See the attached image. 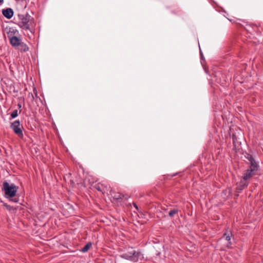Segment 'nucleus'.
<instances>
[{"instance_id":"nucleus-1","label":"nucleus","mask_w":263,"mask_h":263,"mask_svg":"<svg viewBox=\"0 0 263 263\" xmlns=\"http://www.w3.org/2000/svg\"><path fill=\"white\" fill-rule=\"evenodd\" d=\"M18 187L14 184H10L7 181L3 183V189L5 192V197L7 198H11L14 197L17 191Z\"/></svg>"},{"instance_id":"nucleus-2","label":"nucleus","mask_w":263,"mask_h":263,"mask_svg":"<svg viewBox=\"0 0 263 263\" xmlns=\"http://www.w3.org/2000/svg\"><path fill=\"white\" fill-rule=\"evenodd\" d=\"M30 16L28 14H18L17 24L23 30H30Z\"/></svg>"},{"instance_id":"nucleus-3","label":"nucleus","mask_w":263,"mask_h":263,"mask_svg":"<svg viewBox=\"0 0 263 263\" xmlns=\"http://www.w3.org/2000/svg\"><path fill=\"white\" fill-rule=\"evenodd\" d=\"M10 128L19 137L22 138L23 137V133L22 131V128L23 127V126L21 125L19 120H15L14 122H12L10 125Z\"/></svg>"},{"instance_id":"nucleus-4","label":"nucleus","mask_w":263,"mask_h":263,"mask_svg":"<svg viewBox=\"0 0 263 263\" xmlns=\"http://www.w3.org/2000/svg\"><path fill=\"white\" fill-rule=\"evenodd\" d=\"M258 169L257 166H250V168L248 169L246 173L244 174L243 176V179L247 181V180L250 179L255 174V172Z\"/></svg>"},{"instance_id":"nucleus-5","label":"nucleus","mask_w":263,"mask_h":263,"mask_svg":"<svg viewBox=\"0 0 263 263\" xmlns=\"http://www.w3.org/2000/svg\"><path fill=\"white\" fill-rule=\"evenodd\" d=\"M128 254L129 256H132L134 257V255L136 256V259H137V262L139 260H142L144 258L143 254L140 251H136L135 250H133L132 252H128L126 253Z\"/></svg>"},{"instance_id":"nucleus-6","label":"nucleus","mask_w":263,"mask_h":263,"mask_svg":"<svg viewBox=\"0 0 263 263\" xmlns=\"http://www.w3.org/2000/svg\"><path fill=\"white\" fill-rule=\"evenodd\" d=\"M248 182L242 179L239 183L237 184V193H239L241 192V191L243 190L245 187H246L248 186Z\"/></svg>"},{"instance_id":"nucleus-7","label":"nucleus","mask_w":263,"mask_h":263,"mask_svg":"<svg viewBox=\"0 0 263 263\" xmlns=\"http://www.w3.org/2000/svg\"><path fill=\"white\" fill-rule=\"evenodd\" d=\"M232 236V234L231 232L228 233H225L223 234V236L221 238V239H224L225 240H226L227 241V243H226V246L228 248H230L232 245V243L231 242V239Z\"/></svg>"},{"instance_id":"nucleus-8","label":"nucleus","mask_w":263,"mask_h":263,"mask_svg":"<svg viewBox=\"0 0 263 263\" xmlns=\"http://www.w3.org/2000/svg\"><path fill=\"white\" fill-rule=\"evenodd\" d=\"M2 13L7 18H11L13 15V11L11 8H7L2 10Z\"/></svg>"},{"instance_id":"nucleus-9","label":"nucleus","mask_w":263,"mask_h":263,"mask_svg":"<svg viewBox=\"0 0 263 263\" xmlns=\"http://www.w3.org/2000/svg\"><path fill=\"white\" fill-rule=\"evenodd\" d=\"M10 44L13 46H18L21 43V40L15 36H12L10 38Z\"/></svg>"},{"instance_id":"nucleus-10","label":"nucleus","mask_w":263,"mask_h":263,"mask_svg":"<svg viewBox=\"0 0 263 263\" xmlns=\"http://www.w3.org/2000/svg\"><path fill=\"white\" fill-rule=\"evenodd\" d=\"M120 257L122 258L132 261L133 262H137V259H136V256L134 255V257H132V256H129L128 254H127L126 253H123L120 255Z\"/></svg>"},{"instance_id":"nucleus-11","label":"nucleus","mask_w":263,"mask_h":263,"mask_svg":"<svg viewBox=\"0 0 263 263\" xmlns=\"http://www.w3.org/2000/svg\"><path fill=\"white\" fill-rule=\"evenodd\" d=\"M246 158L249 161L250 163V166H252L253 165L254 166H257L258 167V165L257 164V163L256 162V161H255L254 158L253 157V156L251 155H248L246 157Z\"/></svg>"},{"instance_id":"nucleus-12","label":"nucleus","mask_w":263,"mask_h":263,"mask_svg":"<svg viewBox=\"0 0 263 263\" xmlns=\"http://www.w3.org/2000/svg\"><path fill=\"white\" fill-rule=\"evenodd\" d=\"M5 32H6L8 35V37H9V39L11 37V36L15 33V31L13 28L8 27H6L5 29Z\"/></svg>"},{"instance_id":"nucleus-13","label":"nucleus","mask_w":263,"mask_h":263,"mask_svg":"<svg viewBox=\"0 0 263 263\" xmlns=\"http://www.w3.org/2000/svg\"><path fill=\"white\" fill-rule=\"evenodd\" d=\"M19 46V49L22 52H25L29 50L28 46L24 43H21Z\"/></svg>"},{"instance_id":"nucleus-14","label":"nucleus","mask_w":263,"mask_h":263,"mask_svg":"<svg viewBox=\"0 0 263 263\" xmlns=\"http://www.w3.org/2000/svg\"><path fill=\"white\" fill-rule=\"evenodd\" d=\"M112 197L114 199L118 200L123 198L124 197V195L120 193H113L112 194Z\"/></svg>"},{"instance_id":"nucleus-15","label":"nucleus","mask_w":263,"mask_h":263,"mask_svg":"<svg viewBox=\"0 0 263 263\" xmlns=\"http://www.w3.org/2000/svg\"><path fill=\"white\" fill-rule=\"evenodd\" d=\"M94 187L98 191L101 192L102 193L103 192H105V190H104L105 187L101 184H100V183L97 184L94 186Z\"/></svg>"},{"instance_id":"nucleus-16","label":"nucleus","mask_w":263,"mask_h":263,"mask_svg":"<svg viewBox=\"0 0 263 263\" xmlns=\"http://www.w3.org/2000/svg\"><path fill=\"white\" fill-rule=\"evenodd\" d=\"M92 244L90 242L87 243L81 250L82 252H86L91 247Z\"/></svg>"},{"instance_id":"nucleus-17","label":"nucleus","mask_w":263,"mask_h":263,"mask_svg":"<svg viewBox=\"0 0 263 263\" xmlns=\"http://www.w3.org/2000/svg\"><path fill=\"white\" fill-rule=\"evenodd\" d=\"M178 209H174L169 212L168 215L170 217H172L174 216L175 214L178 213Z\"/></svg>"},{"instance_id":"nucleus-18","label":"nucleus","mask_w":263,"mask_h":263,"mask_svg":"<svg viewBox=\"0 0 263 263\" xmlns=\"http://www.w3.org/2000/svg\"><path fill=\"white\" fill-rule=\"evenodd\" d=\"M18 116V111L17 109L14 110L11 113V117L12 118H15Z\"/></svg>"},{"instance_id":"nucleus-19","label":"nucleus","mask_w":263,"mask_h":263,"mask_svg":"<svg viewBox=\"0 0 263 263\" xmlns=\"http://www.w3.org/2000/svg\"><path fill=\"white\" fill-rule=\"evenodd\" d=\"M133 205H134V207H135L137 210H138V206L137 205V204H136L135 203H133Z\"/></svg>"},{"instance_id":"nucleus-20","label":"nucleus","mask_w":263,"mask_h":263,"mask_svg":"<svg viewBox=\"0 0 263 263\" xmlns=\"http://www.w3.org/2000/svg\"><path fill=\"white\" fill-rule=\"evenodd\" d=\"M17 106H18V108H21V107H22L21 104H20V103H19V104H18Z\"/></svg>"},{"instance_id":"nucleus-21","label":"nucleus","mask_w":263,"mask_h":263,"mask_svg":"<svg viewBox=\"0 0 263 263\" xmlns=\"http://www.w3.org/2000/svg\"><path fill=\"white\" fill-rule=\"evenodd\" d=\"M4 0H0V4L3 3Z\"/></svg>"},{"instance_id":"nucleus-22","label":"nucleus","mask_w":263,"mask_h":263,"mask_svg":"<svg viewBox=\"0 0 263 263\" xmlns=\"http://www.w3.org/2000/svg\"><path fill=\"white\" fill-rule=\"evenodd\" d=\"M12 200L15 202H16L17 201L15 199H12Z\"/></svg>"}]
</instances>
